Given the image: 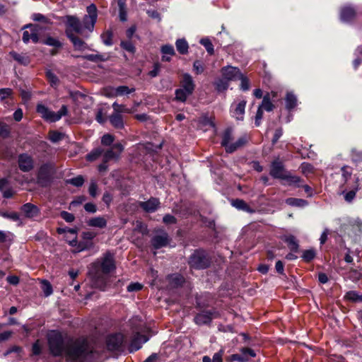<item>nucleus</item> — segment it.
I'll use <instances>...</instances> for the list:
<instances>
[{"label": "nucleus", "mask_w": 362, "mask_h": 362, "mask_svg": "<svg viewBox=\"0 0 362 362\" xmlns=\"http://www.w3.org/2000/svg\"><path fill=\"white\" fill-rule=\"evenodd\" d=\"M151 243L156 249H159L167 245L168 243V234L165 232H162L161 233L155 235L152 238Z\"/></svg>", "instance_id": "obj_19"}, {"label": "nucleus", "mask_w": 362, "mask_h": 362, "mask_svg": "<svg viewBox=\"0 0 362 362\" xmlns=\"http://www.w3.org/2000/svg\"><path fill=\"white\" fill-rule=\"evenodd\" d=\"M115 269L113 255L107 252L93 262L89 269V274L95 281V286L102 288L106 284V277Z\"/></svg>", "instance_id": "obj_2"}, {"label": "nucleus", "mask_w": 362, "mask_h": 362, "mask_svg": "<svg viewBox=\"0 0 362 362\" xmlns=\"http://www.w3.org/2000/svg\"><path fill=\"white\" fill-rule=\"evenodd\" d=\"M159 201L156 198H151L146 202H140V206L147 212L155 211L159 206Z\"/></svg>", "instance_id": "obj_21"}, {"label": "nucleus", "mask_w": 362, "mask_h": 362, "mask_svg": "<svg viewBox=\"0 0 362 362\" xmlns=\"http://www.w3.org/2000/svg\"><path fill=\"white\" fill-rule=\"evenodd\" d=\"M85 58L91 62H103L106 59L105 57L102 54H88Z\"/></svg>", "instance_id": "obj_57"}, {"label": "nucleus", "mask_w": 362, "mask_h": 362, "mask_svg": "<svg viewBox=\"0 0 362 362\" xmlns=\"http://www.w3.org/2000/svg\"><path fill=\"white\" fill-rule=\"evenodd\" d=\"M231 204L234 207H235L236 209H238L239 210H242V211H246V212H248L250 214H252L255 211L254 209H251L247 204V203L242 199H234L232 201Z\"/></svg>", "instance_id": "obj_27"}, {"label": "nucleus", "mask_w": 362, "mask_h": 362, "mask_svg": "<svg viewBox=\"0 0 362 362\" xmlns=\"http://www.w3.org/2000/svg\"><path fill=\"white\" fill-rule=\"evenodd\" d=\"M121 47L129 52H134L135 47L130 41H122Z\"/></svg>", "instance_id": "obj_61"}, {"label": "nucleus", "mask_w": 362, "mask_h": 362, "mask_svg": "<svg viewBox=\"0 0 362 362\" xmlns=\"http://www.w3.org/2000/svg\"><path fill=\"white\" fill-rule=\"evenodd\" d=\"M50 182L49 168L47 165L40 167L37 175V182L42 186H47Z\"/></svg>", "instance_id": "obj_16"}, {"label": "nucleus", "mask_w": 362, "mask_h": 362, "mask_svg": "<svg viewBox=\"0 0 362 362\" xmlns=\"http://www.w3.org/2000/svg\"><path fill=\"white\" fill-rule=\"evenodd\" d=\"M10 55L19 64L27 66L30 64V57L25 54H18L16 52H11Z\"/></svg>", "instance_id": "obj_28"}, {"label": "nucleus", "mask_w": 362, "mask_h": 362, "mask_svg": "<svg viewBox=\"0 0 362 362\" xmlns=\"http://www.w3.org/2000/svg\"><path fill=\"white\" fill-rule=\"evenodd\" d=\"M42 290L45 296H49L52 293V286L51 284L47 280L42 281Z\"/></svg>", "instance_id": "obj_48"}, {"label": "nucleus", "mask_w": 362, "mask_h": 362, "mask_svg": "<svg viewBox=\"0 0 362 362\" xmlns=\"http://www.w3.org/2000/svg\"><path fill=\"white\" fill-rule=\"evenodd\" d=\"M341 170L342 173L341 177H342L343 182H344V183H346L348 181V180L351 177L352 173L349 170V168L347 166L342 167Z\"/></svg>", "instance_id": "obj_54"}, {"label": "nucleus", "mask_w": 362, "mask_h": 362, "mask_svg": "<svg viewBox=\"0 0 362 362\" xmlns=\"http://www.w3.org/2000/svg\"><path fill=\"white\" fill-rule=\"evenodd\" d=\"M84 183V178L82 175H78L76 177L69 179V184L76 187H81Z\"/></svg>", "instance_id": "obj_55"}, {"label": "nucleus", "mask_w": 362, "mask_h": 362, "mask_svg": "<svg viewBox=\"0 0 362 362\" xmlns=\"http://www.w3.org/2000/svg\"><path fill=\"white\" fill-rule=\"evenodd\" d=\"M274 105L271 102L270 94L267 93L263 97L262 104L259 106L261 110H264L267 112H271L274 109Z\"/></svg>", "instance_id": "obj_32"}, {"label": "nucleus", "mask_w": 362, "mask_h": 362, "mask_svg": "<svg viewBox=\"0 0 362 362\" xmlns=\"http://www.w3.org/2000/svg\"><path fill=\"white\" fill-rule=\"evenodd\" d=\"M180 88L185 89L187 93H193L195 88V84L191 75L187 73L184 74L182 75V79L180 82Z\"/></svg>", "instance_id": "obj_18"}, {"label": "nucleus", "mask_w": 362, "mask_h": 362, "mask_svg": "<svg viewBox=\"0 0 362 362\" xmlns=\"http://www.w3.org/2000/svg\"><path fill=\"white\" fill-rule=\"evenodd\" d=\"M296 97L291 93H288L286 97V103L287 109H293L296 105Z\"/></svg>", "instance_id": "obj_41"}, {"label": "nucleus", "mask_w": 362, "mask_h": 362, "mask_svg": "<svg viewBox=\"0 0 362 362\" xmlns=\"http://www.w3.org/2000/svg\"><path fill=\"white\" fill-rule=\"evenodd\" d=\"M192 93H187L185 89L180 88L175 90V100L185 102L188 96L192 95Z\"/></svg>", "instance_id": "obj_40"}, {"label": "nucleus", "mask_w": 362, "mask_h": 362, "mask_svg": "<svg viewBox=\"0 0 362 362\" xmlns=\"http://www.w3.org/2000/svg\"><path fill=\"white\" fill-rule=\"evenodd\" d=\"M168 280L172 287H178L184 283V278L182 276L175 274L168 276Z\"/></svg>", "instance_id": "obj_33"}, {"label": "nucleus", "mask_w": 362, "mask_h": 362, "mask_svg": "<svg viewBox=\"0 0 362 362\" xmlns=\"http://www.w3.org/2000/svg\"><path fill=\"white\" fill-rule=\"evenodd\" d=\"M44 44L54 47H60L62 46L61 42L57 38L52 37H47L44 41Z\"/></svg>", "instance_id": "obj_53"}, {"label": "nucleus", "mask_w": 362, "mask_h": 362, "mask_svg": "<svg viewBox=\"0 0 362 362\" xmlns=\"http://www.w3.org/2000/svg\"><path fill=\"white\" fill-rule=\"evenodd\" d=\"M286 203L290 206L303 207L308 204L307 201L302 199L288 198Z\"/></svg>", "instance_id": "obj_38"}, {"label": "nucleus", "mask_w": 362, "mask_h": 362, "mask_svg": "<svg viewBox=\"0 0 362 362\" xmlns=\"http://www.w3.org/2000/svg\"><path fill=\"white\" fill-rule=\"evenodd\" d=\"M216 87L218 91H223L228 87V83L223 79H219L216 82Z\"/></svg>", "instance_id": "obj_58"}, {"label": "nucleus", "mask_w": 362, "mask_h": 362, "mask_svg": "<svg viewBox=\"0 0 362 362\" xmlns=\"http://www.w3.org/2000/svg\"><path fill=\"white\" fill-rule=\"evenodd\" d=\"M65 137V134L57 131H50L49 133V139L53 143H57Z\"/></svg>", "instance_id": "obj_44"}, {"label": "nucleus", "mask_w": 362, "mask_h": 362, "mask_svg": "<svg viewBox=\"0 0 362 362\" xmlns=\"http://www.w3.org/2000/svg\"><path fill=\"white\" fill-rule=\"evenodd\" d=\"M103 149L101 148H97L93 150L90 153L86 156V158L89 161H93L98 159L101 155H103Z\"/></svg>", "instance_id": "obj_43"}, {"label": "nucleus", "mask_w": 362, "mask_h": 362, "mask_svg": "<svg viewBox=\"0 0 362 362\" xmlns=\"http://www.w3.org/2000/svg\"><path fill=\"white\" fill-rule=\"evenodd\" d=\"M31 18L35 21L42 22L45 24L52 23L50 19H49L47 16L39 13H33Z\"/></svg>", "instance_id": "obj_50"}, {"label": "nucleus", "mask_w": 362, "mask_h": 362, "mask_svg": "<svg viewBox=\"0 0 362 362\" xmlns=\"http://www.w3.org/2000/svg\"><path fill=\"white\" fill-rule=\"evenodd\" d=\"M114 141L115 137L110 134H104L101 138V144L105 146L111 147L114 144Z\"/></svg>", "instance_id": "obj_46"}, {"label": "nucleus", "mask_w": 362, "mask_h": 362, "mask_svg": "<svg viewBox=\"0 0 362 362\" xmlns=\"http://www.w3.org/2000/svg\"><path fill=\"white\" fill-rule=\"evenodd\" d=\"M216 317V313L210 310L203 311L194 317V321L197 325L207 324Z\"/></svg>", "instance_id": "obj_17"}, {"label": "nucleus", "mask_w": 362, "mask_h": 362, "mask_svg": "<svg viewBox=\"0 0 362 362\" xmlns=\"http://www.w3.org/2000/svg\"><path fill=\"white\" fill-rule=\"evenodd\" d=\"M1 216H2L4 218L11 219L13 221H18L20 219L19 215L16 212H2L1 213Z\"/></svg>", "instance_id": "obj_56"}, {"label": "nucleus", "mask_w": 362, "mask_h": 362, "mask_svg": "<svg viewBox=\"0 0 362 362\" xmlns=\"http://www.w3.org/2000/svg\"><path fill=\"white\" fill-rule=\"evenodd\" d=\"M88 225L92 227L103 228L107 225L105 218L101 216L94 217L88 220Z\"/></svg>", "instance_id": "obj_30"}, {"label": "nucleus", "mask_w": 362, "mask_h": 362, "mask_svg": "<svg viewBox=\"0 0 362 362\" xmlns=\"http://www.w3.org/2000/svg\"><path fill=\"white\" fill-rule=\"evenodd\" d=\"M113 113H118L121 115V113H132V110L129 108H127L124 105H119L117 103L115 102L112 104Z\"/></svg>", "instance_id": "obj_39"}, {"label": "nucleus", "mask_w": 362, "mask_h": 362, "mask_svg": "<svg viewBox=\"0 0 362 362\" xmlns=\"http://www.w3.org/2000/svg\"><path fill=\"white\" fill-rule=\"evenodd\" d=\"M255 352L250 348H243L240 354H233L231 356L232 361L238 362H247L250 358L255 357Z\"/></svg>", "instance_id": "obj_14"}, {"label": "nucleus", "mask_w": 362, "mask_h": 362, "mask_svg": "<svg viewBox=\"0 0 362 362\" xmlns=\"http://www.w3.org/2000/svg\"><path fill=\"white\" fill-rule=\"evenodd\" d=\"M112 91H115V95L117 96H122L124 95L130 94L135 91V88H129L128 86H120L117 88H115V90H112Z\"/></svg>", "instance_id": "obj_34"}, {"label": "nucleus", "mask_w": 362, "mask_h": 362, "mask_svg": "<svg viewBox=\"0 0 362 362\" xmlns=\"http://www.w3.org/2000/svg\"><path fill=\"white\" fill-rule=\"evenodd\" d=\"M200 43L206 48L209 54H213L214 49V45L208 38H202L200 40Z\"/></svg>", "instance_id": "obj_52"}, {"label": "nucleus", "mask_w": 362, "mask_h": 362, "mask_svg": "<svg viewBox=\"0 0 362 362\" xmlns=\"http://www.w3.org/2000/svg\"><path fill=\"white\" fill-rule=\"evenodd\" d=\"M87 13L83 18L84 27L88 30L92 31L97 20V8L94 4H90L87 7Z\"/></svg>", "instance_id": "obj_11"}, {"label": "nucleus", "mask_w": 362, "mask_h": 362, "mask_svg": "<svg viewBox=\"0 0 362 362\" xmlns=\"http://www.w3.org/2000/svg\"><path fill=\"white\" fill-rule=\"evenodd\" d=\"M124 336L120 333L109 335L106 339L107 349L109 351H121L124 346Z\"/></svg>", "instance_id": "obj_10"}, {"label": "nucleus", "mask_w": 362, "mask_h": 362, "mask_svg": "<svg viewBox=\"0 0 362 362\" xmlns=\"http://www.w3.org/2000/svg\"><path fill=\"white\" fill-rule=\"evenodd\" d=\"M10 132L8 126L2 122H0V136L7 138L9 136Z\"/></svg>", "instance_id": "obj_60"}, {"label": "nucleus", "mask_w": 362, "mask_h": 362, "mask_svg": "<svg viewBox=\"0 0 362 362\" xmlns=\"http://www.w3.org/2000/svg\"><path fill=\"white\" fill-rule=\"evenodd\" d=\"M315 253L313 250H308L303 252V259L306 262L311 261L315 257Z\"/></svg>", "instance_id": "obj_59"}, {"label": "nucleus", "mask_w": 362, "mask_h": 362, "mask_svg": "<svg viewBox=\"0 0 362 362\" xmlns=\"http://www.w3.org/2000/svg\"><path fill=\"white\" fill-rule=\"evenodd\" d=\"M110 122L115 128L120 129L124 127L123 117L118 113H112L110 116Z\"/></svg>", "instance_id": "obj_26"}, {"label": "nucleus", "mask_w": 362, "mask_h": 362, "mask_svg": "<svg viewBox=\"0 0 362 362\" xmlns=\"http://www.w3.org/2000/svg\"><path fill=\"white\" fill-rule=\"evenodd\" d=\"M221 74L223 78L227 81L237 80L241 77L240 69L234 66H226L221 69Z\"/></svg>", "instance_id": "obj_13"}, {"label": "nucleus", "mask_w": 362, "mask_h": 362, "mask_svg": "<svg viewBox=\"0 0 362 362\" xmlns=\"http://www.w3.org/2000/svg\"><path fill=\"white\" fill-rule=\"evenodd\" d=\"M210 261L208 254L203 250L195 251L190 257L189 264L194 269H204L209 265Z\"/></svg>", "instance_id": "obj_7"}, {"label": "nucleus", "mask_w": 362, "mask_h": 362, "mask_svg": "<svg viewBox=\"0 0 362 362\" xmlns=\"http://www.w3.org/2000/svg\"><path fill=\"white\" fill-rule=\"evenodd\" d=\"M23 33L22 40L28 44L30 41L37 43L39 41V35L42 28L36 24H26L23 28Z\"/></svg>", "instance_id": "obj_8"}, {"label": "nucleus", "mask_w": 362, "mask_h": 362, "mask_svg": "<svg viewBox=\"0 0 362 362\" xmlns=\"http://www.w3.org/2000/svg\"><path fill=\"white\" fill-rule=\"evenodd\" d=\"M124 151V146L121 142L115 143L108 149L103 153V159L105 162L111 160L117 161L120 157L121 153Z\"/></svg>", "instance_id": "obj_9"}, {"label": "nucleus", "mask_w": 362, "mask_h": 362, "mask_svg": "<svg viewBox=\"0 0 362 362\" xmlns=\"http://www.w3.org/2000/svg\"><path fill=\"white\" fill-rule=\"evenodd\" d=\"M204 70L205 65L204 62H202L200 60L194 61L193 64V71L195 72L196 74H201L204 71Z\"/></svg>", "instance_id": "obj_51"}, {"label": "nucleus", "mask_w": 362, "mask_h": 362, "mask_svg": "<svg viewBox=\"0 0 362 362\" xmlns=\"http://www.w3.org/2000/svg\"><path fill=\"white\" fill-rule=\"evenodd\" d=\"M67 108L66 105H63L57 112L50 110L48 107L42 104L37 105V112L47 122H54L59 120L62 115L66 114Z\"/></svg>", "instance_id": "obj_6"}, {"label": "nucleus", "mask_w": 362, "mask_h": 362, "mask_svg": "<svg viewBox=\"0 0 362 362\" xmlns=\"http://www.w3.org/2000/svg\"><path fill=\"white\" fill-rule=\"evenodd\" d=\"M233 131L231 129H227L223 134L221 145L225 148L227 153H233L238 148L244 146L247 142V137L242 136L236 141L233 142Z\"/></svg>", "instance_id": "obj_4"}, {"label": "nucleus", "mask_w": 362, "mask_h": 362, "mask_svg": "<svg viewBox=\"0 0 362 362\" xmlns=\"http://www.w3.org/2000/svg\"><path fill=\"white\" fill-rule=\"evenodd\" d=\"M177 50L182 54H187L188 52V44L186 40L180 39L176 41Z\"/></svg>", "instance_id": "obj_37"}, {"label": "nucleus", "mask_w": 362, "mask_h": 362, "mask_svg": "<svg viewBox=\"0 0 362 362\" xmlns=\"http://www.w3.org/2000/svg\"><path fill=\"white\" fill-rule=\"evenodd\" d=\"M69 362H100V354L86 340H69Z\"/></svg>", "instance_id": "obj_1"}, {"label": "nucleus", "mask_w": 362, "mask_h": 362, "mask_svg": "<svg viewBox=\"0 0 362 362\" xmlns=\"http://www.w3.org/2000/svg\"><path fill=\"white\" fill-rule=\"evenodd\" d=\"M18 165L21 170L29 172L33 168V160L30 156L22 153L18 156Z\"/></svg>", "instance_id": "obj_12"}, {"label": "nucleus", "mask_w": 362, "mask_h": 362, "mask_svg": "<svg viewBox=\"0 0 362 362\" xmlns=\"http://www.w3.org/2000/svg\"><path fill=\"white\" fill-rule=\"evenodd\" d=\"M21 211L23 212L25 216L28 218L35 217L38 214L37 207L30 203L25 204L21 207Z\"/></svg>", "instance_id": "obj_22"}, {"label": "nucleus", "mask_w": 362, "mask_h": 362, "mask_svg": "<svg viewBox=\"0 0 362 362\" xmlns=\"http://www.w3.org/2000/svg\"><path fill=\"white\" fill-rule=\"evenodd\" d=\"M69 27L78 33H83L85 29L87 30L84 27L83 21L81 23L79 20L75 16H69Z\"/></svg>", "instance_id": "obj_23"}, {"label": "nucleus", "mask_w": 362, "mask_h": 362, "mask_svg": "<svg viewBox=\"0 0 362 362\" xmlns=\"http://www.w3.org/2000/svg\"><path fill=\"white\" fill-rule=\"evenodd\" d=\"M96 236V233L93 231L83 232L82 240L78 241L76 238L69 240V252L78 253L88 249L91 245V240Z\"/></svg>", "instance_id": "obj_3"}, {"label": "nucleus", "mask_w": 362, "mask_h": 362, "mask_svg": "<svg viewBox=\"0 0 362 362\" xmlns=\"http://www.w3.org/2000/svg\"><path fill=\"white\" fill-rule=\"evenodd\" d=\"M12 90L11 88H1L0 89V100H4L8 98L12 94Z\"/></svg>", "instance_id": "obj_63"}, {"label": "nucleus", "mask_w": 362, "mask_h": 362, "mask_svg": "<svg viewBox=\"0 0 362 362\" xmlns=\"http://www.w3.org/2000/svg\"><path fill=\"white\" fill-rule=\"evenodd\" d=\"M356 15L355 10L349 6L344 7L341 11V20L344 22H349L354 19Z\"/></svg>", "instance_id": "obj_25"}, {"label": "nucleus", "mask_w": 362, "mask_h": 362, "mask_svg": "<svg viewBox=\"0 0 362 362\" xmlns=\"http://www.w3.org/2000/svg\"><path fill=\"white\" fill-rule=\"evenodd\" d=\"M223 351H220L217 353H215L213 356V358H211L208 356H204L202 358L203 362H223L222 361Z\"/></svg>", "instance_id": "obj_42"}, {"label": "nucleus", "mask_w": 362, "mask_h": 362, "mask_svg": "<svg viewBox=\"0 0 362 362\" xmlns=\"http://www.w3.org/2000/svg\"><path fill=\"white\" fill-rule=\"evenodd\" d=\"M69 40L72 42L74 47L76 49L84 50L86 49V44L82 40L70 35Z\"/></svg>", "instance_id": "obj_35"}, {"label": "nucleus", "mask_w": 362, "mask_h": 362, "mask_svg": "<svg viewBox=\"0 0 362 362\" xmlns=\"http://www.w3.org/2000/svg\"><path fill=\"white\" fill-rule=\"evenodd\" d=\"M101 39L105 45L110 46L112 45V33L107 30L101 35Z\"/></svg>", "instance_id": "obj_49"}, {"label": "nucleus", "mask_w": 362, "mask_h": 362, "mask_svg": "<svg viewBox=\"0 0 362 362\" xmlns=\"http://www.w3.org/2000/svg\"><path fill=\"white\" fill-rule=\"evenodd\" d=\"M345 298L352 302H362V295L357 292L351 291L346 293Z\"/></svg>", "instance_id": "obj_45"}, {"label": "nucleus", "mask_w": 362, "mask_h": 362, "mask_svg": "<svg viewBox=\"0 0 362 362\" xmlns=\"http://www.w3.org/2000/svg\"><path fill=\"white\" fill-rule=\"evenodd\" d=\"M282 180L286 181L287 185L290 186H294L296 187H300L301 186L302 180L298 176L292 175L290 174H285L284 177H283Z\"/></svg>", "instance_id": "obj_29"}, {"label": "nucleus", "mask_w": 362, "mask_h": 362, "mask_svg": "<svg viewBox=\"0 0 362 362\" xmlns=\"http://www.w3.org/2000/svg\"><path fill=\"white\" fill-rule=\"evenodd\" d=\"M285 241L288 244V246L291 252H298L299 245L294 236L289 235L286 237Z\"/></svg>", "instance_id": "obj_36"}, {"label": "nucleus", "mask_w": 362, "mask_h": 362, "mask_svg": "<svg viewBox=\"0 0 362 362\" xmlns=\"http://www.w3.org/2000/svg\"><path fill=\"white\" fill-rule=\"evenodd\" d=\"M270 175L274 178L281 179L284 177V168L280 161H274L271 166Z\"/></svg>", "instance_id": "obj_20"}, {"label": "nucleus", "mask_w": 362, "mask_h": 362, "mask_svg": "<svg viewBox=\"0 0 362 362\" xmlns=\"http://www.w3.org/2000/svg\"><path fill=\"white\" fill-rule=\"evenodd\" d=\"M160 50L163 54L162 57V60L164 62H169L170 60V57L166 55L173 56L175 54L173 47L170 45H165L162 46Z\"/></svg>", "instance_id": "obj_31"}, {"label": "nucleus", "mask_w": 362, "mask_h": 362, "mask_svg": "<svg viewBox=\"0 0 362 362\" xmlns=\"http://www.w3.org/2000/svg\"><path fill=\"white\" fill-rule=\"evenodd\" d=\"M97 189H98V185L96 182L94 180H91L88 192L91 197H95L97 196Z\"/></svg>", "instance_id": "obj_62"}, {"label": "nucleus", "mask_w": 362, "mask_h": 362, "mask_svg": "<svg viewBox=\"0 0 362 362\" xmlns=\"http://www.w3.org/2000/svg\"><path fill=\"white\" fill-rule=\"evenodd\" d=\"M238 79L241 80L240 87L243 90H247L250 88V83L247 78L244 77L243 74Z\"/></svg>", "instance_id": "obj_64"}, {"label": "nucleus", "mask_w": 362, "mask_h": 362, "mask_svg": "<svg viewBox=\"0 0 362 362\" xmlns=\"http://www.w3.org/2000/svg\"><path fill=\"white\" fill-rule=\"evenodd\" d=\"M48 345L50 353L54 356H60L64 349L62 335L57 331H51L47 334Z\"/></svg>", "instance_id": "obj_5"}, {"label": "nucleus", "mask_w": 362, "mask_h": 362, "mask_svg": "<svg viewBox=\"0 0 362 362\" xmlns=\"http://www.w3.org/2000/svg\"><path fill=\"white\" fill-rule=\"evenodd\" d=\"M46 76L52 87L57 86L59 84V79L51 70H47L46 71Z\"/></svg>", "instance_id": "obj_47"}, {"label": "nucleus", "mask_w": 362, "mask_h": 362, "mask_svg": "<svg viewBox=\"0 0 362 362\" xmlns=\"http://www.w3.org/2000/svg\"><path fill=\"white\" fill-rule=\"evenodd\" d=\"M233 105L235 106L233 110V116L235 117V118L238 120H243L245 113L246 101L243 100H240L238 104H235Z\"/></svg>", "instance_id": "obj_24"}, {"label": "nucleus", "mask_w": 362, "mask_h": 362, "mask_svg": "<svg viewBox=\"0 0 362 362\" xmlns=\"http://www.w3.org/2000/svg\"><path fill=\"white\" fill-rule=\"evenodd\" d=\"M148 340V337H146L145 335L140 334L138 332H136L133 336L130 342V352H134L139 350L141 347L142 344L146 342Z\"/></svg>", "instance_id": "obj_15"}]
</instances>
